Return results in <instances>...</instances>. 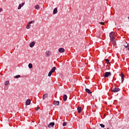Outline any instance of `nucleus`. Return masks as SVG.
Instances as JSON below:
<instances>
[{"label":"nucleus","mask_w":129,"mask_h":129,"mask_svg":"<svg viewBox=\"0 0 129 129\" xmlns=\"http://www.w3.org/2000/svg\"><path fill=\"white\" fill-rule=\"evenodd\" d=\"M28 67L29 69H32V68H33V64L32 63H29L28 64Z\"/></svg>","instance_id":"obj_19"},{"label":"nucleus","mask_w":129,"mask_h":129,"mask_svg":"<svg viewBox=\"0 0 129 129\" xmlns=\"http://www.w3.org/2000/svg\"><path fill=\"white\" fill-rule=\"evenodd\" d=\"M63 100L64 101H66V100H67V95L66 94L63 95Z\"/></svg>","instance_id":"obj_15"},{"label":"nucleus","mask_w":129,"mask_h":129,"mask_svg":"<svg viewBox=\"0 0 129 129\" xmlns=\"http://www.w3.org/2000/svg\"><path fill=\"white\" fill-rule=\"evenodd\" d=\"M29 46L30 48H33L34 46H35V42L34 41H32L31 43H30Z\"/></svg>","instance_id":"obj_12"},{"label":"nucleus","mask_w":129,"mask_h":129,"mask_svg":"<svg viewBox=\"0 0 129 129\" xmlns=\"http://www.w3.org/2000/svg\"><path fill=\"white\" fill-rule=\"evenodd\" d=\"M49 96V94H48V93H45L43 95L42 97V99L43 100H45L46 99V98H47Z\"/></svg>","instance_id":"obj_5"},{"label":"nucleus","mask_w":129,"mask_h":129,"mask_svg":"<svg viewBox=\"0 0 129 129\" xmlns=\"http://www.w3.org/2000/svg\"><path fill=\"white\" fill-rule=\"evenodd\" d=\"M54 125H55V122H51L49 123V125H48V127L50 128L51 126L52 127H54Z\"/></svg>","instance_id":"obj_6"},{"label":"nucleus","mask_w":129,"mask_h":129,"mask_svg":"<svg viewBox=\"0 0 129 129\" xmlns=\"http://www.w3.org/2000/svg\"><path fill=\"white\" fill-rule=\"evenodd\" d=\"M26 105H30V104H31V100L30 99H28L26 100Z\"/></svg>","instance_id":"obj_10"},{"label":"nucleus","mask_w":129,"mask_h":129,"mask_svg":"<svg viewBox=\"0 0 129 129\" xmlns=\"http://www.w3.org/2000/svg\"><path fill=\"white\" fill-rule=\"evenodd\" d=\"M123 81H124V78H121V83H123Z\"/></svg>","instance_id":"obj_29"},{"label":"nucleus","mask_w":129,"mask_h":129,"mask_svg":"<svg viewBox=\"0 0 129 129\" xmlns=\"http://www.w3.org/2000/svg\"><path fill=\"white\" fill-rule=\"evenodd\" d=\"M3 12V8H0V13H2Z\"/></svg>","instance_id":"obj_32"},{"label":"nucleus","mask_w":129,"mask_h":129,"mask_svg":"<svg viewBox=\"0 0 129 129\" xmlns=\"http://www.w3.org/2000/svg\"><path fill=\"white\" fill-rule=\"evenodd\" d=\"M67 124V122H64L63 123V124H62V125H63V126H66Z\"/></svg>","instance_id":"obj_27"},{"label":"nucleus","mask_w":129,"mask_h":129,"mask_svg":"<svg viewBox=\"0 0 129 129\" xmlns=\"http://www.w3.org/2000/svg\"><path fill=\"white\" fill-rule=\"evenodd\" d=\"M121 78H124V75H123V74L121 73Z\"/></svg>","instance_id":"obj_28"},{"label":"nucleus","mask_w":129,"mask_h":129,"mask_svg":"<svg viewBox=\"0 0 129 129\" xmlns=\"http://www.w3.org/2000/svg\"><path fill=\"white\" fill-rule=\"evenodd\" d=\"M127 18H128V20H129V17H128Z\"/></svg>","instance_id":"obj_35"},{"label":"nucleus","mask_w":129,"mask_h":129,"mask_svg":"<svg viewBox=\"0 0 129 129\" xmlns=\"http://www.w3.org/2000/svg\"><path fill=\"white\" fill-rule=\"evenodd\" d=\"M39 109H40V107H37L35 109L36 110H39Z\"/></svg>","instance_id":"obj_30"},{"label":"nucleus","mask_w":129,"mask_h":129,"mask_svg":"<svg viewBox=\"0 0 129 129\" xmlns=\"http://www.w3.org/2000/svg\"><path fill=\"white\" fill-rule=\"evenodd\" d=\"M35 23V21L33 20L32 21H30L28 23V24H34Z\"/></svg>","instance_id":"obj_26"},{"label":"nucleus","mask_w":129,"mask_h":129,"mask_svg":"<svg viewBox=\"0 0 129 129\" xmlns=\"http://www.w3.org/2000/svg\"><path fill=\"white\" fill-rule=\"evenodd\" d=\"M115 33L114 32H111L109 34V37H110V39H114L115 38V37H114V35H115Z\"/></svg>","instance_id":"obj_1"},{"label":"nucleus","mask_w":129,"mask_h":129,"mask_svg":"<svg viewBox=\"0 0 129 129\" xmlns=\"http://www.w3.org/2000/svg\"><path fill=\"white\" fill-rule=\"evenodd\" d=\"M25 5V2L22 3L21 4H20L18 7V10H21L22 9V7Z\"/></svg>","instance_id":"obj_9"},{"label":"nucleus","mask_w":129,"mask_h":129,"mask_svg":"<svg viewBox=\"0 0 129 129\" xmlns=\"http://www.w3.org/2000/svg\"><path fill=\"white\" fill-rule=\"evenodd\" d=\"M100 126H101V127H102V128H104L105 125L103 124H100Z\"/></svg>","instance_id":"obj_24"},{"label":"nucleus","mask_w":129,"mask_h":129,"mask_svg":"<svg viewBox=\"0 0 129 129\" xmlns=\"http://www.w3.org/2000/svg\"><path fill=\"white\" fill-rule=\"evenodd\" d=\"M104 77H108V76H111V73L110 72H105L103 74Z\"/></svg>","instance_id":"obj_2"},{"label":"nucleus","mask_w":129,"mask_h":129,"mask_svg":"<svg viewBox=\"0 0 129 129\" xmlns=\"http://www.w3.org/2000/svg\"><path fill=\"white\" fill-rule=\"evenodd\" d=\"M99 23L101 24V25H104V22H100Z\"/></svg>","instance_id":"obj_31"},{"label":"nucleus","mask_w":129,"mask_h":129,"mask_svg":"<svg viewBox=\"0 0 129 129\" xmlns=\"http://www.w3.org/2000/svg\"><path fill=\"white\" fill-rule=\"evenodd\" d=\"M53 104L54 105L58 106L59 104H60V102H59V101H54Z\"/></svg>","instance_id":"obj_8"},{"label":"nucleus","mask_w":129,"mask_h":129,"mask_svg":"<svg viewBox=\"0 0 129 129\" xmlns=\"http://www.w3.org/2000/svg\"><path fill=\"white\" fill-rule=\"evenodd\" d=\"M105 61L107 63V64H108L109 65L110 64V62H109V60L107 58L105 59Z\"/></svg>","instance_id":"obj_20"},{"label":"nucleus","mask_w":129,"mask_h":129,"mask_svg":"<svg viewBox=\"0 0 129 129\" xmlns=\"http://www.w3.org/2000/svg\"><path fill=\"white\" fill-rule=\"evenodd\" d=\"M56 70V67H53L51 70H50V71H51L52 72V73H54V72H55V71Z\"/></svg>","instance_id":"obj_16"},{"label":"nucleus","mask_w":129,"mask_h":129,"mask_svg":"<svg viewBox=\"0 0 129 129\" xmlns=\"http://www.w3.org/2000/svg\"><path fill=\"white\" fill-rule=\"evenodd\" d=\"M92 2H93L94 0H91ZM94 1H96V0H94Z\"/></svg>","instance_id":"obj_34"},{"label":"nucleus","mask_w":129,"mask_h":129,"mask_svg":"<svg viewBox=\"0 0 129 129\" xmlns=\"http://www.w3.org/2000/svg\"><path fill=\"white\" fill-rule=\"evenodd\" d=\"M53 73V72H52L51 71L49 72L48 76L49 77H50V76H51L52 75V74Z\"/></svg>","instance_id":"obj_23"},{"label":"nucleus","mask_w":129,"mask_h":129,"mask_svg":"<svg viewBox=\"0 0 129 129\" xmlns=\"http://www.w3.org/2000/svg\"><path fill=\"white\" fill-rule=\"evenodd\" d=\"M10 84V81H7L5 83V85L7 86V85H9Z\"/></svg>","instance_id":"obj_21"},{"label":"nucleus","mask_w":129,"mask_h":129,"mask_svg":"<svg viewBox=\"0 0 129 129\" xmlns=\"http://www.w3.org/2000/svg\"><path fill=\"white\" fill-rule=\"evenodd\" d=\"M58 9H57V8H55L53 10V15H56V14H57V13H58Z\"/></svg>","instance_id":"obj_11"},{"label":"nucleus","mask_w":129,"mask_h":129,"mask_svg":"<svg viewBox=\"0 0 129 129\" xmlns=\"http://www.w3.org/2000/svg\"><path fill=\"white\" fill-rule=\"evenodd\" d=\"M20 77H21V75H17V76H15L14 77V78H20Z\"/></svg>","instance_id":"obj_25"},{"label":"nucleus","mask_w":129,"mask_h":129,"mask_svg":"<svg viewBox=\"0 0 129 129\" xmlns=\"http://www.w3.org/2000/svg\"><path fill=\"white\" fill-rule=\"evenodd\" d=\"M58 52L59 53H64V52H65V49L63 48H59L58 49Z\"/></svg>","instance_id":"obj_7"},{"label":"nucleus","mask_w":129,"mask_h":129,"mask_svg":"<svg viewBox=\"0 0 129 129\" xmlns=\"http://www.w3.org/2000/svg\"><path fill=\"white\" fill-rule=\"evenodd\" d=\"M35 10H39V9H40V5H35L34 7Z\"/></svg>","instance_id":"obj_17"},{"label":"nucleus","mask_w":129,"mask_h":129,"mask_svg":"<svg viewBox=\"0 0 129 129\" xmlns=\"http://www.w3.org/2000/svg\"><path fill=\"white\" fill-rule=\"evenodd\" d=\"M77 110L78 113H80L82 110V109H81V107H78Z\"/></svg>","instance_id":"obj_14"},{"label":"nucleus","mask_w":129,"mask_h":129,"mask_svg":"<svg viewBox=\"0 0 129 129\" xmlns=\"http://www.w3.org/2000/svg\"><path fill=\"white\" fill-rule=\"evenodd\" d=\"M97 36H98L99 37V38H100V34H97Z\"/></svg>","instance_id":"obj_33"},{"label":"nucleus","mask_w":129,"mask_h":129,"mask_svg":"<svg viewBox=\"0 0 129 129\" xmlns=\"http://www.w3.org/2000/svg\"><path fill=\"white\" fill-rule=\"evenodd\" d=\"M110 42L112 43L114 46H116V41H115V38H112L110 39Z\"/></svg>","instance_id":"obj_3"},{"label":"nucleus","mask_w":129,"mask_h":129,"mask_svg":"<svg viewBox=\"0 0 129 129\" xmlns=\"http://www.w3.org/2000/svg\"><path fill=\"white\" fill-rule=\"evenodd\" d=\"M119 90H120V89H119V88L114 87V88H113V89L112 90V92H118V91H119Z\"/></svg>","instance_id":"obj_4"},{"label":"nucleus","mask_w":129,"mask_h":129,"mask_svg":"<svg viewBox=\"0 0 129 129\" xmlns=\"http://www.w3.org/2000/svg\"><path fill=\"white\" fill-rule=\"evenodd\" d=\"M50 54H51V52L50 51H46V55L47 57H49V56H50Z\"/></svg>","instance_id":"obj_22"},{"label":"nucleus","mask_w":129,"mask_h":129,"mask_svg":"<svg viewBox=\"0 0 129 129\" xmlns=\"http://www.w3.org/2000/svg\"><path fill=\"white\" fill-rule=\"evenodd\" d=\"M85 91L87 93H89V94H91V93H92V92H91L89 89L86 88Z\"/></svg>","instance_id":"obj_13"},{"label":"nucleus","mask_w":129,"mask_h":129,"mask_svg":"<svg viewBox=\"0 0 129 129\" xmlns=\"http://www.w3.org/2000/svg\"><path fill=\"white\" fill-rule=\"evenodd\" d=\"M26 29H30L31 28V24H28L26 26Z\"/></svg>","instance_id":"obj_18"}]
</instances>
